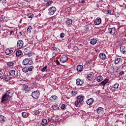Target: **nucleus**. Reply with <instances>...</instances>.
<instances>
[{
  "instance_id": "nucleus-1",
  "label": "nucleus",
  "mask_w": 126,
  "mask_h": 126,
  "mask_svg": "<svg viewBox=\"0 0 126 126\" xmlns=\"http://www.w3.org/2000/svg\"><path fill=\"white\" fill-rule=\"evenodd\" d=\"M23 64L24 65H31V64H33V61L30 59L26 58L23 61Z\"/></svg>"
},
{
  "instance_id": "nucleus-2",
  "label": "nucleus",
  "mask_w": 126,
  "mask_h": 126,
  "mask_svg": "<svg viewBox=\"0 0 126 126\" xmlns=\"http://www.w3.org/2000/svg\"><path fill=\"white\" fill-rule=\"evenodd\" d=\"M32 96L33 99H38L40 97V92L35 91L32 93Z\"/></svg>"
},
{
  "instance_id": "nucleus-3",
  "label": "nucleus",
  "mask_w": 126,
  "mask_h": 126,
  "mask_svg": "<svg viewBox=\"0 0 126 126\" xmlns=\"http://www.w3.org/2000/svg\"><path fill=\"white\" fill-rule=\"evenodd\" d=\"M48 14L49 15H54L55 14V12L57 11V8L55 7H51L48 9Z\"/></svg>"
},
{
  "instance_id": "nucleus-4",
  "label": "nucleus",
  "mask_w": 126,
  "mask_h": 126,
  "mask_svg": "<svg viewBox=\"0 0 126 126\" xmlns=\"http://www.w3.org/2000/svg\"><path fill=\"white\" fill-rule=\"evenodd\" d=\"M68 60V57L65 55H63L60 59V63H66L67 60Z\"/></svg>"
},
{
  "instance_id": "nucleus-5",
  "label": "nucleus",
  "mask_w": 126,
  "mask_h": 126,
  "mask_svg": "<svg viewBox=\"0 0 126 126\" xmlns=\"http://www.w3.org/2000/svg\"><path fill=\"white\" fill-rule=\"evenodd\" d=\"M22 90L25 91V93H27V92H29L30 91V87L27 85H23Z\"/></svg>"
},
{
  "instance_id": "nucleus-6",
  "label": "nucleus",
  "mask_w": 126,
  "mask_h": 126,
  "mask_svg": "<svg viewBox=\"0 0 126 126\" xmlns=\"http://www.w3.org/2000/svg\"><path fill=\"white\" fill-rule=\"evenodd\" d=\"M120 86V84L116 83L115 84L113 87L111 88V90L112 92H115L116 91H118V89H119V87Z\"/></svg>"
},
{
  "instance_id": "nucleus-7",
  "label": "nucleus",
  "mask_w": 126,
  "mask_h": 126,
  "mask_svg": "<svg viewBox=\"0 0 126 126\" xmlns=\"http://www.w3.org/2000/svg\"><path fill=\"white\" fill-rule=\"evenodd\" d=\"M101 22H102V20L100 17L97 18L94 21L95 25H99V24H101Z\"/></svg>"
},
{
  "instance_id": "nucleus-8",
  "label": "nucleus",
  "mask_w": 126,
  "mask_h": 126,
  "mask_svg": "<svg viewBox=\"0 0 126 126\" xmlns=\"http://www.w3.org/2000/svg\"><path fill=\"white\" fill-rule=\"evenodd\" d=\"M7 101H11L12 99V93L9 92L8 94L6 93Z\"/></svg>"
},
{
  "instance_id": "nucleus-9",
  "label": "nucleus",
  "mask_w": 126,
  "mask_h": 126,
  "mask_svg": "<svg viewBox=\"0 0 126 126\" xmlns=\"http://www.w3.org/2000/svg\"><path fill=\"white\" fill-rule=\"evenodd\" d=\"M6 97V94H3L2 96L1 102L3 104H5V102H6V100H7V97Z\"/></svg>"
},
{
  "instance_id": "nucleus-10",
  "label": "nucleus",
  "mask_w": 126,
  "mask_h": 126,
  "mask_svg": "<svg viewBox=\"0 0 126 126\" xmlns=\"http://www.w3.org/2000/svg\"><path fill=\"white\" fill-rule=\"evenodd\" d=\"M96 112L97 114H99L100 115H103V114H104V108L99 107L97 109Z\"/></svg>"
},
{
  "instance_id": "nucleus-11",
  "label": "nucleus",
  "mask_w": 126,
  "mask_h": 126,
  "mask_svg": "<svg viewBox=\"0 0 126 126\" xmlns=\"http://www.w3.org/2000/svg\"><path fill=\"white\" fill-rule=\"evenodd\" d=\"M84 83V81L80 79H76V84L78 86H81L82 84Z\"/></svg>"
},
{
  "instance_id": "nucleus-12",
  "label": "nucleus",
  "mask_w": 126,
  "mask_h": 126,
  "mask_svg": "<svg viewBox=\"0 0 126 126\" xmlns=\"http://www.w3.org/2000/svg\"><path fill=\"white\" fill-rule=\"evenodd\" d=\"M72 22H73V20L71 19H68L66 21V23L68 27H71V25H72Z\"/></svg>"
},
{
  "instance_id": "nucleus-13",
  "label": "nucleus",
  "mask_w": 126,
  "mask_h": 126,
  "mask_svg": "<svg viewBox=\"0 0 126 126\" xmlns=\"http://www.w3.org/2000/svg\"><path fill=\"white\" fill-rule=\"evenodd\" d=\"M23 44H24L23 41L19 40L17 42V46L18 48H19V49H21V48L23 47Z\"/></svg>"
},
{
  "instance_id": "nucleus-14",
  "label": "nucleus",
  "mask_w": 126,
  "mask_h": 126,
  "mask_svg": "<svg viewBox=\"0 0 126 126\" xmlns=\"http://www.w3.org/2000/svg\"><path fill=\"white\" fill-rule=\"evenodd\" d=\"M120 52L122 53V54L126 55V47L125 46H121L120 47Z\"/></svg>"
},
{
  "instance_id": "nucleus-15",
  "label": "nucleus",
  "mask_w": 126,
  "mask_h": 126,
  "mask_svg": "<svg viewBox=\"0 0 126 126\" xmlns=\"http://www.w3.org/2000/svg\"><path fill=\"white\" fill-rule=\"evenodd\" d=\"M94 102V99H93V98H91L87 100V104L89 106H91V105L93 104Z\"/></svg>"
},
{
  "instance_id": "nucleus-16",
  "label": "nucleus",
  "mask_w": 126,
  "mask_h": 126,
  "mask_svg": "<svg viewBox=\"0 0 126 126\" xmlns=\"http://www.w3.org/2000/svg\"><path fill=\"white\" fill-rule=\"evenodd\" d=\"M11 78H12L11 76L10 75H8V74H7L6 75H5L4 77V79L5 81H6V82L9 81V80H10Z\"/></svg>"
},
{
  "instance_id": "nucleus-17",
  "label": "nucleus",
  "mask_w": 126,
  "mask_h": 126,
  "mask_svg": "<svg viewBox=\"0 0 126 126\" xmlns=\"http://www.w3.org/2000/svg\"><path fill=\"white\" fill-rule=\"evenodd\" d=\"M122 58H116L115 60V64H119V63H122Z\"/></svg>"
},
{
  "instance_id": "nucleus-18",
  "label": "nucleus",
  "mask_w": 126,
  "mask_h": 126,
  "mask_svg": "<svg viewBox=\"0 0 126 126\" xmlns=\"http://www.w3.org/2000/svg\"><path fill=\"white\" fill-rule=\"evenodd\" d=\"M82 70H83V66L82 65H78L77 66V71L81 72Z\"/></svg>"
},
{
  "instance_id": "nucleus-19",
  "label": "nucleus",
  "mask_w": 126,
  "mask_h": 126,
  "mask_svg": "<svg viewBox=\"0 0 126 126\" xmlns=\"http://www.w3.org/2000/svg\"><path fill=\"white\" fill-rule=\"evenodd\" d=\"M5 117L3 115H0V124L5 122Z\"/></svg>"
},
{
  "instance_id": "nucleus-20",
  "label": "nucleus",
  "mask_w": 126,
  "mask_h": 126,
  "mask_svg": "<svg viewBox=\"0 0 126 126\" xmlns=\"http://www.w3.org/2000/svg\"><path fill=\"white\" fill-rule=\"evenodd\" d=\"M57 98L58 96L56 95H53L50 97V101H51V102H55V101H56V100H57Z\"/></svg>"
},
{
  "instance_id": "nucleus-21",
  "label": "nucleus",
  "mask_w": 126,
  "mask_h": 126,
  "mask_svg": "<svg viewBox=\"0 0 126 126\" xmlns=\"http://www.w3.org/2000/svg\"><path fill=\"white\" fill-rule=\"evenodd\" d=\"M99 58L101 60H105L106 59V55L104 53H100L99 55Z\"/></svg>"
},
{
  "instance_id": "nucleus-22",
  "label": "nucleus",
  "mask_w": 126,
  "mask_h": 126,
  "mask_svg": "<svg viewBox=\"0 0 126 126\" xmlns=\"http://www.w3.org/2000/svg\"><path fill=\"white\" fill-rule=\"evenodd\" d=\"M30 52V48H25L24 50V54L26 55H28V54H29Z\"/></svg>"
},
{
  "instance_id": "nucleus-23",
  "label": "nucleus",
  "mask_w": 126,
  "mask_h": 126,
  "mask_svg": "<svg viewBox=\"0 0 126 126\" xmlns=\"http://www.w3.org/2000/svg\"><path fill=\"white\" fill-rule=\"evenodd\" d=\"M96 43H97V40H96V39L93 38L91 39L90 44L91 45H95Z\"/></svg>"
},
{
  "instance_id": "nucleus-24",
  "label": "nucleus",
  "mask_w": 126,
  "mask_h": 126,
  "mask_svg": "<svg viewBox=\"0 0 126 126\" xmlns=\"http://www.w3.org/2000/svg\"><path fill=\"white\" fill-rule=\"evenodd\" d=\"M15 75V70H11L9 71V75L11 76V77H13Z\"/></svg>"
},
{
  "instance_id": "nucleus-25",
  "label": "nucleus",
  "mask_w": 126,
  "mask_h": 126,
  "mask_svg": "<svg viewBox=\"0 0 126 126\" xmlns=\"http://www.w3.org/2000/svg\"><path fill=\"white\" fill-rule=\"evenodd\" d=\"M75 105L76 107H79L81 105V102H80V101L79 100H77V99L76 101L75 102Z\"/></svg>"
},
{
  "instance_id": "nucleus-26",
  "label": "nucleus",
  "mask_w": 126,
  "mask_h": 126,
  "mask_svg": "<svg viewBox=\"0 0 126 126\" xmlns=\"http://www.w3.org/2000/svg\"><path fill=\"white\" fill-rule=\"evenodd\" d=\"M48 124V121H47V120L46 119H43L41 122V125L43 126H47Z\"/></svg>"
},
{
  "instance_id": "nucleus-27",
  "label": "nucleus",
  "mask_w": 126,
  "mask_h": 126,
  "mask_svg": "<svg viewBox=\"0 0 126 126\" xmlns=\"http://www.w3.org/2000/svg\"><path fill=\"white\" fill-rule=\"evenodd\" d=\"M102 80H103V77H102V76L99 75L97 77L96 81H97V82H101V81H102Z\"/></svg>"
},
{
  "instance_id": "nucleus-28",
  "label": "nucleus",
  "mask_w": 126,
  "mask_h": 126,
  "mask_svg": "<svg viewBox=\"0 0 126 126\" xmlns=\"http://www.w3.org/2000/svg\"><path fill=\"white\" fill-rule=\"evenodd\" d=\"M77 100L78 101H80V102H81L82 103V101H83V96H82L81 95L78 96L77 97Z\"/></svg>"
},
{
  "instance_id": "nucleus-29",
  "label": "nucleus",
  "mask_w": 126,
  "mask_h": 126,
  "mask_svg": "<svg viewBox=\"0 0 126 126\" xmlns=\"http://www.w3.org/2000/svg\"><path fill=\"white\" fill-rule=\"evenodd\" d=\"M13 51L12 50L7 49L5 51L6 55H10V54H12Z\"/></svg>"
},
{
  "instance_id": "nucleus-30",
  "label": "nucleus",
  "mask_w": 126,
  "mask_h": 126,
  "mask_svg": "<svg viewBox=\"0 0 126 126\" xmlns=\"http://www.w3.org/2000/svg\"><path fill=\"white\" fill-rule=\"evenodd\" d=\"M108 81H109V79H105L102 82H101V84L103 86L105 85L108 83Z\"/></svg>"
},
{
  "instance_id": "nucleus-31",
  "label": "nucleus",
  "mask_w": 126,
  "mask_h": 126,
  "mask_svg": "<svg viewBox=\"0 0 126 126\" xmlns=\"http://www.w3.org/2000/svg\"><path fill=\"white\" fill-rule=\"evenodd\" d=\"M53 1L52 0H50L48 1H47V2L46 3V6L47 7H48V6H50V5H51L52 3H53Z\"/></svg>"
},
{
  "instance_id": "nucleus-32",
  "label": "nucleus",
  "mask_w": 126,
  "mask_h": 126,
  "mask_svg": "<svg viewBox=\"0 0 126 126\" xmlns=\"http://www.w3.org/2000/svg\"><path fill=\"white\" fill-rule=\"evenodd\" d=\"M21 54H22V51H21V50H17L16 52V55L17 57H20V56L21 55Z\"/></svg>"
},
{
  "instance_id": "nucleus-33",
  "label": "nucleus",
  "mask_w": 126,
  "mask_h": 126,
  "mask_svg": "<svg viewBox=\"0 0 126 126\" xmlns=\"http://www.w3.org/2000/svg\"><path fill=\"white\" fill-rule=\"evenodd\" d=\"M52 108L54 110H59V105L58 104H55L54 105H52Z\"/></svg>"
},
{
  "instance_id": "nucleus-34",
  "label": "nucleus",
  "mask_w": 126,
  "mask_h": 126,
  "mask_svg": "<svg viewBox=\"0 0 126 126\" xmlns=\"http://www.w3.org/2000/svg\"><path fill=\"white\" fill-rule=\"evenodd\" d=\"M87 78L88 80H92V78H93V75L91 74H89L87 75Z\"/></svg>"
},
{
  "instance_id": "nucleus-35",
  "label": "nucleus",
  "mask_w": 126,
  "mask_h": 126,
  "mask_svg": "<svg viewBox=\"0 0 126 126\" xmlns=\"http://www.w3.org/2000/svg\"><path fill=\"white\" fill-rule=\"evenodd\" d=\"M22 116L23 118H27L28 117V113L26 112H22Z\"/></svg>"
},
{
  "instance_id": "nucleus-36",
  "label": "nucleus",
  "mask_w": 126,
  "mask_h": 126,
  "mask_svg": "<svg viewBox=\"0 0 126 126\" xmlns=\"http://www.w3.org/2000/svg\"><path fill=\"white\" fill-rule=\"evenodd\" d=\"M52 50L53 51H55V52H57V53H60L61 52V50H60L59 48H57V47H53L52 48Z\"/></svg>"
},
{
  "instance_id": "nucleus-37",
  "label": "nucleus",
  "mask_w": 126,
  "mask_h": 126,
  "mask_svg": "<svg viewBox=\"0 0 126 126\" xmlns=\"http://www.w3.org/2000/svg\"><path fill=\"white\" fill-rule=\"evenodd\" d=\"M51 120H53V122H58L59 121V117H53L51 118Z\"/></svg>"
},
{
  "instance_id": "nucleus-38",
  "label": "nucleus",
  "mask_w": 126,
  "mask_h": 126,
  "mask_svg": "<svg viewBox=\"0 0 126 126\" xmlns=\"http://www.w3.org/2000/svg\"><path fill=\"white\" fill-rule=\"evenodd\" d=\"M47 68H48V66L46 65L42 69H41V71L42 72H44V71H48V70L47 69Z\"/></svg>"
},
{
  "instance_id": "nucleus-39",
  "label": "nucleus",
  "mask_w": 126,
  "mask_h": 126,
  "mask_svg": "<svg viewBox=\"0 0 126 126\" xmlns=\"http://www.w3.org/2000/svg\"><path fill=\"white\" fill-rule=\"evenodd\" d=\"M22 71L26 73V72H28V67H25L22 69Z\"/></svg>"
},
{
  "instance_id": "nucleus-40",
  "label": "nucleus",
  "mask_w": 126,
  "mask_h": 126,
  "mask_svg": "<svg viewBox=\"0 0 126 126\" xmlns=\"http://www.w3.org/2000/svg\"><path fill=\"white\" fill-rule=\"evenodd\" d=\"M13 64H14V63H13L12 62H9L7 63V65L9 67L12 66Z\"/></svg>"
},
{
  "instance_id": "nucleus-41",
  "label": "nucleus",
  "mask_w": 126,
  "mask_h": 126,
  "mask_svg": "<svg viewBox=\"0 0 126 126\" xmlns=\"http://www.w3.org/2000/svg\"><path fill=\"white\" fill-rule=\"evenodd\" d=\"M28 18H32V17H34V14H33V13H29L28 14Z\"/></svg>"
},
{
  "instance_id": "nucleus-42",
  "label": "nucleus",
  "mask_w": 126,
  "mask_h": 126,
  "mask_svg": "<svg viewBox=\"0 0 126 126\" xmlns=\"http://www.w3.org/2000/svg\"><path fill=\"white\" fill-rule=\"evenodd\" d=\"M108 31H109V32H114V31H116V28H109Z\"/></svg>"
},
{
  "instance_id": "nucleus-43",
  "label": "nucleus",
  "mask_w": 126,
  "mask_h": 126,
  "mask_svg": "<svg viewBox=\"0 0 126 126\" xmlns=\"http://www.w3.org/2000/svg\"><path fill=\"white\" fill-rule=\"evenodd\" d=\"M33 68H34V66H30L29 67H28V71H32Z\"/></svg>"
},
{
  "instance_id": "nucleus-44",
  "label": "nucleus",
  "mask_w": 126,
  "mask_h": 126,
  "mask_svg": "<svg viewBox=\"0 0 126 126\" xmlns=\"http://www.w3.org/2000/svg\"><path fill=\"white\" fill-rule=\"evenodd\" d=\"M4 16L1 15V16H0V22H2V21H4Z\"/></svg>"
},
{
  "instance_id": "nucleus-45",
  "label": "nucleus",
  "mask_w": 126,
  "mask_h": 126,
  "mask_svg": "<svg viewBox=\"0 0 126 126\" xmlns=\"http://www.w3.org/2000/svg\"><path fill=\"white\" fill-rule=\"evenodd\" d=\"M33 114L34 115H39V114H40V112L38 110H35L33 111Z\"/></svg>"
},
{
  "instance_id": "nucleus-46",
  "label": "nucleus",
  "mask_w": 126,
  "mask_h": 126,
  "mask_svg": "<svg viewBox=\"0 0 126 126\" xmlns=\"http://www.w3.org/2000/svg\"><path fill=\"white\" fill-rule=\"evenodd\" d=\"M0 2L4 5L6 3V0H0Z\"/></svg>"
},
{
  "instance_id": "nucleus-47",
  "label": "nucleus",
  "mask_w": 126,
  "mask_h": 126,
  "mask_svg": "<svg viewBox=\"0 0 126 126\" xmlns=\"http://www.w3.org/2000/svg\"><path fill=\"white\" fill-rule=\"evenodd\" d=\"M33 30V28L31 26H29L27 29V31L31 32V30Z\"/></svg>"
},
{
  "instance_id": "nucleus-48",
  "label": "nucleus",
  "mask_w": 126,
  "mask_h": 126,
  "mask_svg": "<svg viewBox=\"0 0 126 126\" xmlns=\"http://www.w3.org/2000/svg\"><path fill=\"white\" fill-rule=\"evenodd\" d=\"M71 94L72 96H75L77 94V91H72Z\"/></svg>"
},
{
  "instance_id": "nucleus-49",
  "label": "nucleus",
  "mask_w": 126,
  "mask_h": 126,
  "mask_svg": "<svg viewBox=\"0 0 126 126\" xmlns=\"http://www.w3.org/2000/svg\"><path fill=\"white\" fill-rule=\"evenodd\" d=\"M89 30V27H88V26H85L84 28V31H88Z\"/></svg>"
},
{
  "instance_id": "nucleus-50",
  "label": "nucleus",
  "mask_w": 126,
  "mask_h": 126,
  "mask_svg": "<svg viewBox=\"0 0 126 126\" xmlns=\"http://www.w3.org/2000/svg\"><path fill=\"white\" fill-rule=\"evenodd\" d=\"M32 53L30 52V51L29 52V53H28V54H26V55L28 56V57H29V58H30V57H31L32 56Z\"/></svg>"
},
{
  "instance_id": "nucleus-51",
  "label": "nucleus",
  "mask_w": 126,
  "mask_h": 126,
  "mask_svg": "<svg viewBox=\"0 0 126 126\" xmlns=\"http://www.w3.org/2000/svg\"><path fill=\"white\" fill-rule=\"evenodd\" d=\"M65 108V104H62L61 106V109L62 110H64V108Z\"/></svg>"
},
{
  "instance_id": "nucleus-52",
  "label": "nucleus",
  "mask_w": 126,
  "mask_h": 126,
  "mask_svg": "<svg viewBox=\"0 0 126 126\" xmlns=\"http://www.w3.org/2000/svg\"><path fill=\"white\" fill-rule=\"evenodd\" d=\"M64 33H63V32H62L60 34V37L61 38H63V37H64Z\"/></svg>"
},
{
  "instance_id": "nucleus-53",
  "label": "nucleus",
  "mask_w": 126,
  "mask_h": 126,
  "mask_svg": "<svg viewBox=\"0 0 126 126\" xmlns=\"http://www.w3.org/2000/svg\"><path fill=\"white\" fill-rule=\"evenodd\" d=\"M107 13V14H111L112 13V11L111 10H108Z\"/></svg>"
},
{
  "instance_id": "nucleus-54",
  "label": "nucleus",
  "mask_w": 126,
  "mask_h": 126,
  "mask_svg": "<svg viewBox=\"0 0 126 126\" xmlns=\"http://www.w3.org/2000/svg\"><path fill=\"white\" fill-rule=\"evenodd\" d=\"M2 71L0 70V79L1 78V76H2Z\"/></svg>"
},
{
  "instance_id": "nucleus-55",
  "label": "nucleus",
  "mask_w": 126,
  "mask_h": 126,
  "mask_svg": "<svg viewBox=\"0 0 126 126\" xmlns=\"http://www.w3.org/2000/svg\"><path fill=\"white\" fill-rule=\"evenodd\" d=\"M124 73H125V72H124V71H121L119 73V75H123V74H124Z\"/></svg>"
},
{
  "instance_id": "nucleus-56",
  "label": "nucleus",
  "mask_w": 126,
  "mask_h": 126,
  "mask_svg": "<svg viewBox=\"0 0 126 126\" xmlns=\"http://www.w3.org/2000/svg\"><path fill=\"white\" fill-rule=\"evenodd\" d=\"M109 33L111 34V35H116V32H109Z\"/></svg>"
},
{
  "instance_id": "nucleus-57",
  "label": "nucleus",
  "mask_w": 126,
  "mask_h": 126,
  "mask_svg": "<svg viewBox=\"0 0 126 126\" xmlns=\"http://www.w3.org/2000/svg\"><path fill=\"white\" fill-rule=\"evenodd\" d=\"M57 65H62V64H61V63L59 61L57 62Z\"/></svg>"
},
{
  "instance_id": "nucleus-58",
  "label": "nucleus",
  "mask_w": 126,
  "mask_h": 126,
  "mask_svg": "<svg viewBox=\"0 0 126 126\" xmlns=\"http://www.w3.org/2000/svg\"><path fill=\"white\" fill-rule=\"evenodd\" d=\"M116 72H119V68H118V67H116Z\"/></svg>"
},
{
  "instance_id": "nucleus-59",
  "label": "nucleus",
  "mask_w": 126,
  "mask_h": 126,
  "mask_svg": "<svg viewBox=\"0 0 126 126\" xmlns=\"http://www.w3.org/2000/svg\"><path fill=\"white\" fill-rule=\"evenodd\" d=\"M67 10H68V12H69V11H70L71 10L70 7L67 8Z\"/></svg>"
},
{
  "instance_id": "nucleus-60",
  "label": "nucleus",
  "mask_w": 126,
  "mask_h": 126,
  "mask_svg": "<svg viewBox=\"0 0 126 126\" xmlns=\"http://www.w3.org/2000/svg\"><path fill=\"white\" fill-rule=\"evenodd\" d=\"M85 3V0H82L81 1V3Z\"/></svg>"
},
{
  "instance_id": "nucleus-61",
  "label": "nucleus",
  "mask_w": 126,
  "mask_h": 126,
  "mask_svg": "<svg viewBox=\"0 0 126 126\" xmlns=\"http://www.w3.org/2000/svg\"><path fill=\"white\" fill-rule=\"evenodd\" d=\"M48 0H42V1H43L44 2H47V1H48Z\"/></svg>"
},
{
  "instance_id": "nucleus-62",
  "label": "nucleus",
  "mask_w": 126,
  "mask_h": 126,
  "mask_svg": "<svg viewBox=\"0 0 126 126\" xmlns=\"http://www.w3.org/2000/svg\"><path fill=\"white\" fill-rule=\"evenodd\" d=\"M9 35H11L12 34V32H9Z\"/></svg>"
},
{
  "instance_id": "nucleus-63",
  "label": "nucleus",
  "mask_w": 126,
  "mask_h": 126,
  "mask_svg": "<svg viewBox=\"0 0 126 126\" xmlns=\"http://www.w3.org/2000/svg\"><path fill=\"white\" fill-rule=\"evenodd\" d=\"M19 33L21 34V35L22 34V32H20Z\"/></svg>"
},
{
  "instance_id": "nucleus-64",
  "label": "nucleus",
  "mask_w": 126,
  "mask_h": 126,
  "mask_svg": "<svg viewBox=\"0 0 126 126\" xmlns=\"http://www.w3.org/2000/svg\"><path fill=\"white\" fill-rule=\"evenodd\" d=\"M10 32H13V31H10Z\"/></svg>"
}]
</instances>
